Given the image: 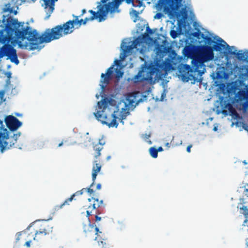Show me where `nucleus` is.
I'll use <instances>...</instances> for the list:
<instances>
[{
  "mask_svg": "<svg viewBox=\"0 0 248 248\" xmlns=\"http://www.w3.org/2000/svg\"><path fill=\"white\" fill-rule=\"evenodd\" d=\"M103 149V144H102L100 142L98 143L97 144H95L93 146V150L95 152V154L94 155L95 158H97L99 157L101 154L100 151Z\"/></svg>",
  "mask_w": 248,
  "mask_h": 248,
  "instance_id": "5701e85b",
  "label": "nucleus"
},
{
  "mask_svg": "<svg viewBox=\"0 0 248 248\" xmlns=\"http://www.w3.org/2000/svg\"><path fill=\"white\" fill-rule=\"evenodd\" d=\"M166 146L169 148L170 147V143H167L166 144Z\"/></svg>",
  "mask_w": 248,
  "mask_h": 248,
  "instance_id": "5fc2aeb1",
  "label": "nucleus"
},
{
  "mask_svg": "<svg viewBox=\"0 0 248 248\" xmlns=\"http://www.w3.org/2000/svg\"><path fill=\"white\" fill-rule=\"evenodd\" d=\"M21 133L18 132L13 136H9L8 131L4 133H0V150L1 153L10 149L16 143L18 138L20 136Z\"/></svg>",
  "mask_w": 248,
  "mask_h": 248,
  "instance_id": "0eeeda50",
  "label": "nucleus"
},
{
  "mask_svg": "<svg viewBox=\"0 0 248 248\" xmlns=\"http://www.w3.org/2000/svg\"><path fill=\"white\" fill-rule=\"evenodd\" d=\"M146 30L148 31V32L150 34H152L153 33L152 30L151 29H150L149 27L147 28Z\"/></svg>",
  "mask_w": 248,
  "mask_h": 248,
  "instance_id": "c03bdc74",
  "label": "nucleus"
},
{
  "mask_svg": "<svg viewBox=\"0 0 248 248\" xmlns=\"http://www.w3.org/2000/svg\"><path fill=\"white\" fill-rule=\"evenodd\" d=\"M232 48H234L233 46H232ZM228 52L232 55H237L238 56V58L239 59H243L245 58V59H248V58H246V52L245 53H236L235 51H232V49L231 50H228Z\"/></svg>",
  "mask_w": 248,
  "mask_h": 248,
  "instance_id": "393cba45",
  "label": "nucleus"
},
{
  "mask_svg": "<svg viewBox=\"0 0 248 248\" xmlns=\"http://www.w3.org/2000/svg\"><path fill=\"white\" fill-rule=\"evenodd\" d=\"M108 102V99L107 98L103 99L101 101L98 102L97 106L98 108L99 109H102V111L103 112L107 108Z\"/></svg>",
  "mask_w": 248,
  "mask_h": 248,
  "instance_id": "412c9836",
  "label": "nucleus"
},
{
  "mask_svg": "<svg viewBox=\"0 0 248 248\" xmlns=\"http://www.w3.org/2000/svg\"><path fill=\"white\" fill-rule=\"evenodd\" d=\"M101 168V165L97 163V161H94L93 167V172H92V180L93 182L90 185V187H93L94 184L95 180L96 178L97 173L100 171Z\"/></svg>",
  "mask_w": 248,
  "mask_h": 248,
  "instance_id": "f3484780",
  "label": "nucleus"
},
{
  "mask_svg": "<svg viewBox=\"0 0 248 248\" xmlns=\"http://www.w3.org/2000/svg\"><path fill=\"white\" fill-rule=\"evenodd\" d=\"M246 58H248V52H246Z\"/></svg>",
  "mask_w": 248,
  "mask_h": 248,
  "instance_id": "bf43d9fd",
  "label": "nucleus"
},
{
  "mask_svg": "<svg viewBox=\"0 0 248 248\" xmlns=\"http://www.w3.org/2000/svg\"><path fill=\"white\" fill-rule=\"evenodd\" d=\"M116 78H119L120 77H122L124 74L123 72H122L119 69H116Z\"/></svg>",
  "mask_w": 248,
  "mask_h": 248,
  "instance_id": "f704fd0d",
  "label": "nucleus"
},
{
  "mask_svg": "<svg viewBox=\"0 0 248 248\" xmlns=\"http://www.w3.org/2000/svg\"><path fill=\"white\" fill-rule=\"evenodd\" d=\"M166 63L160 60H156L154 62H145L133 80L135 83L144 81L154 83L163 78L166 72Z\"/></svg>",
  "mask_w": 248,
  "mask_h": 248,
  "instance_id": "7ed1b4c3",
  "label": "nucleus"
},
{
  "mask_svg": "<svg viewBox=\"0 0 248 248\" xmlns=\"http://www.w3.org/2000/svg\"><path fill=\"white\" fill-rule=\"evenodd\" d=\"M5 123L8 128L11 131H16L22 124V122L13 115L6 116L5 119Z\"/></svg>",
  "mask_w": 248,
  "mask_h": 248,
  "instance_id": "9d476101",
  "label": "nucleus"
},
{
  "mask_svg": "<svg viewBox=\"0 0 248 248\" xmlns=\"http://www.w3.org/2000/svg\"><path fill=\"white\" fill-rule=\"evenodd\" d=\"M194 61V58L193 57L191 61L192 66L186 64H184L180 68L179 71L183 75L191 77L190 79H193L196 81L198 78L195 77V75L201 77L204 73V71L200 67L198 63L196 64Z\"/></svg>",
  "mask_w": 248,
  "mask_h": 248,
  "instance_id": "423d86ee",
  "label": "nucleus"
},
{
  "mask_svg": "<svg viewBox=\"0 0 248 248\" xmlns=\"http://www.w3.org/2000/svg\"><path fill=\"white\" fill-rule=\"evenodd\" d=\"M142 42V38L138 37L136 39L133 41L132 45L135 48L137 47V46L139 45Z\"/></svg>",
  "mask_w": 248,
  "mask_h": 248,
  "instance_id": "cd10ccee",
  "label": "nucleus"
},
{
  "mask_svg": "<svg viewBox=\"0 0 248 248\" xmlns=\"http://www.w3.org/2000/svg\"><path fill=\"white\" fill-rule=\"evenodd\" d=\"M157 153H158V152L162 151L163 148L162 147H159L158 148V149H157Z\"/></svg>",
  "mask_w": 248,
  "mask_h": 248,
  "instance_id": "8fccbe9b",
  "label": "nucleus"
},
{
  "mask_svg": "<svg viewBox=\"0 0 248 248\" xmlns=\"http://www.w3.org/2000/svg\"><path fill=\"white\" fill-rule=\"evenodd\" d=\"M163 16V14L161 13H157L155 14L154 16V18L155 19H160Z\"/></svg>",
  "mask_w": 248,
  "mask_h": 248,
  "instance_id": "c9c22d12",
  "label": "nucleus"
},
{
  "mask_svg": "<svg viewBox=\"0 0 248 248\" xmlns=\"http://www.w3.org/2000/svg\"><path fill=\"white\" fill-rule=\"evenodd\" d=\"M138 1V5L137 6H140L142 4V1L140 0H136Z\"/></svg>",
  "mask_w": 248,
  "mask_h": 248,
  "instance_id": "de8ad7c7",
  "label": "nucleus"
},
{
  "mask_svg": "<svg viewBox=\"0 0 248 248\" xmlns=\"http://www.w3.org/2000/svg\"><path fill=\"white\" fill-rule=\"evenodd\" d=\"M115 63L116 64H118V62H119V61L117 60H116L115 61H114Z\"/></svg>",
  "mask_w": 248,
  "mask_h": 248,
  "instance_id": "864d4df0",
  "label": "nucleus"
},
{
  "mask_svg": "<svg viewBox=\"0 0 248 248\" xmlns=\"http://www.w3.org/2000/svg\"><path fill=\"white\" fill-rule=\"evenodd\" d=\"M134 0H126V2L128 4H130V3H132L133 5L134 6H137V5H135L134 4Z\"/></svg>",
  "mask_w": 248,
  "mask_h": 248,
  "instance_id": "58836bf2",
  "label": "nucleus"
},
{
  "mask_svg": "<svg viewBox=\"0 0 248 248\" xmlns=\"http://www.w3.org/2000/svg\"><path fill=\"white\" fill-rule=\"evenodd\" d=\"M247 248H248V238L246 240Z\"/></svg>",
  "mask_w": 248,
  "mask_h": 248,
  "instance_id": "603ef678",
  "label": "nucleus"
},
{
  "mask_svg": "<svg viewBox=\"0 0 248 248\" xmlns=\"http://www.w3.org/2000/svg\"><path fill=\"white\" fill-rule=\"evenodd\" d=\"M247 93L244 91H240L235 95V99L238 101H242L247 99Z\"/></svg>",
  "mask_w": 248,
  "mask_h": 248,
  "instance_id": "4be33fe9",
  "label": "nucleus"
},
{
  "mask_svg": "<svg viewBox=\"0 0 248 248\" xmlns=\"http://www.w3.org/2000/svg\"><path fill=\"white\" fill-rule=\"evenodd\" d=\"M202 39L204 40L205 43L206 45L210 46L212 45L213 43H214L215 42L214 41V40L212 39L211 37L206 36L204 35V37H202Z\"/></svg>",
  "mask_w": 248,
  "mask_h": 248,
  "instance_id": "bb28decb",
  "label": "nucleus"
},
{
  "mask_svg": "<svg viewBox=\"0 0 248 248\" xmlns=\"http://www.w3.org/2000/svg\"><path fill=\"white\" fill-rule=\"evenodd\" d=\"M101 188V185L100 184H98L96 186V189L98 190H100Z\"/></svg>",
  "mask_w": 248,
  "mask_h": 248,
  "instance_id": "49530a36",
  "label": "nucleus"
},
{
  "mask_svg": "<svg viewBox=\"0 0 248 248\" xmlns=\"http://www.w3.org/2000/svg\"><path fill=\"white\" fill-rule=\"evenodd\" d=\"M192 35L198 39L202 38V37H204V35L199 30H198L197 31L193 32L192 33Z\"/></svg>",
  "mask_w": 248,
  "mask_h": 248,
  "instance_id": "c85d7f7f",
  "label": "nucleus"
},
{
  "mask_svg": "<svg viewBox=\"0 0 248 248\" xmlns=\"http://www.w3.org/2000/svg\"><path fill=\"white\" fill-rule=\"evenodd\" d=\"M33 227H31V224L30 226L24 231L18 232L16 234V242H17L20 239L23 240H27L28 239H31V237H34V232L31 231Z\"/></svg>",
  "mask_w": 248,
  "mask_h": 248,
  "instance_id": "ddd939ff",
  "label": "nucleus"
},
{
  "mask_svg": "<svg viewBox=\"0 0 248 248\" xmlns=\"http://www.w3.org/2000/svg\"><path fill=\"white\" fill-rule=\"evenodd\" d=\"M184 54L185 56L187 57H191L192 59L194 56H192L193 51L191 48L189 46H186L184 48Z\"/></svg>",
  "mask_w": 248,
  "mask_h": 248,
  "instance_id": "b1692460",
  "label": "nucleus"
},
{
  "mask_svg": "<svg viewBox=\"0 0 248 248\" xmlns=\"http://www.w3.org/2000/svg\"><path fill=\"white\" fill-rule=\"evenodd\" d=\"M107 1V0H101L100 1V4L99 5H103L107 4L108 3H106Z\"/></svg>",
  "mask_w": 248,
  "mask_h": 248,
  "instance_id": "a19ab883",
  "label": "nucleus"
},
{
  "mask_svg": "<svg viewBox=\"0 0 248 248\" xmlns=\"http://www.w3.org/2000/svg\"><path fill=\"white\" fill-rule=\"evenodd\" d=\"M129 111H127V112H125L124 113H122L120 115V117L119 118V120H124V119H126V117L127 115H128L129 114Z\"/></svg>",
  "mask_w": 248,
  "mask_h": 248,
  "instance_id": "2f4dec72",
  "label": "nucleus"
},
{
  "mask_svg": "<svg viewBox=\"0 0 248 248\" xmlns=\"http://www.w3.org/2000/svg\"><path fill=\"white\" fill-rule=\"evenodd\" d=\"M92 200H93V203H90V205H89L88 208L91 209V210H94L95 209H96L97 208L99 207L103 203V200H101L99 202V200L98 199H95L93 198H92L91 199L89 198L88 199V201L91 202Z\"/></svg>",
  "mask_w": 248,
  "mask_h": 248,
  "instance_id": "a211bd4d",
  "label": "nucleus"
},
{
  "mask_svg": "<svg viewBox=\"0 0 248 248\" xmlns=\"http://www.w3.org/2000/svg\"><path fill=\"white\" fill-rule=\"evenodd\" d=\"M149 153L152 157L154 158H157L158 156V153L157 149L155 147H152L149 149Z\"/></svg>",
  "mask_w": 248,
  "mask_h": 248,
  "instance_id": "a878e982",
  "label": "nucleus"
},
{
  "mask_svg": "<svg viewBox=\"0 0 248 248\" xmlns=\"http://www.w3.org/2000/svg\"><path fill=\"white\" fill-rule=\"evenodd\" d=\"M119 121H120V122L121 123H122L123 124H124V120H122H122H119Z\"/></svg>",
  "mask_w": 248,
  "mask_h": 248,
  "instance_id": "6e6d98bb",
  "label": "nucleus"
},
{
  "mask_svg": "<svg viewBox=\"0 0 248 248\" xmlns=\"http://www.w3.org/2000/svg\"><path fill=\"white\" fill-rule=\"evenodd\" d=\"M126 101L127 102V105L131 107H135V106L138 104V102L141 101V99L138 100V102L136 103L135 105H134L136 101L135 96L133 94H129L126 97Z\"/></svg>",
  "mask_w": 248,
  "mask_h": 248,
  "instance_id": "6ab92c4d",
  "label": "nucleus"
},
{
  "mask_svg": "<svg viewBox=\"0 0 248 248\" xmlns=\"http://www.w3.org/2000/svg\"><path fill=\"white\" fill-rule=\"evenodd\" d=\"M31 227L34 231L33 240L39 241L46 235H48L52 232L53 227L47 221L39 223L32 222Z\"/></svg>",
  "mask_w": 248,
  "mask_h": 248,
  "instance_id": "39448f33",
  "label": "nucleus"
},
{
  "mask_svg": "<svg viewBox=\"0 0 248 248\" xmlns=\"http://www.w3.org/2000/svg\"><path fill=\"white\" fill-rule=\"evenodd\" d=\"M116 111L108 117L107 116H103L100 111H97L96 112L93 113L94 116L98 121H100L102 124H106L109 127H117L118 123L117 121L118 117L115 114Z\"/></svg>",
  "mask_w": 248,
  "mask_h": 248,
  "instance_id": "6e6552de",
  "label": "nucleus"
},
{
  "mask_svg": "<svg viewBox=\"0 0 248 248\" xmlns=\"http://www.w3.org/2000/svg\"><path fill=\"white\" fill-rule=\"evenodd\" d=\"M86 12V10L85 9H83L82 10V14L80 16H83Z\"/></svg>",
  "mask_w": 248,
  "mask_h": 248,
  "instance_id": "3c124183",
  "label": "nucleus"
},
{
  "mask_svg": "<svg viewBox=\"0 0 248 248\" xmlns=\"http://www.w3.org/2000/svg\"><path fill=\"white\" fill-rule=\"evenodd\" d=\"M85 189V188H82L81 190H79L74 193L73 195H71V197L73 198V199H74V198L76 196H79L81 195L83 193V190Z\"/></svg>",
  "mask_w": 248,
  "mask_h": 248,
  "instance_id": "473e14b6",
  "label": "nucleus"
},
{
  "mask_svg": "<svg viewBox=\"0 0 248 248\" xmlns=\"http://www.w3.org/2000/svg\"><path fill=\"white\" fill-rule=\"evenodd\" d=\"M243 127L245 128V130H246L248 132V128L247 127H245L244 126H243Z\"/></svg>",
  "mask_w": 248,
  "mask_h": 248,
  "instance_id": "052dcab7",
  "label": "nucleus"
},
{
  "mask_svg": "<svg viewBox=\"0 0 248 248\" xmlns=\"http://www.w3.org/2000/svg\"><path fill=\"white\" fill-rule=\"evenodd\" d=\"M170 35L172 38L174 39L177 37L178 33L176 31L171 30L170 31Z\"/></svg>",
  "mask_w": 248,
  "mask_h": 248,
  "instance_id": "72a5a7b5",
  "label": "nucleus"
},
{
  "mask_svg": "<svg viewBox=\"0 0 248 248\" xmlns=\"http://www.w3.org/2000/svg\"><path fill=\"white\" fill-rule=\"evenodd\" d=\"M39 34L30 27L23 28L17 19L8 18L5 28L0 31V43L4 44L0 48V59L6 56V44L16 42L22 49H41Z\"/></svg>",
  "mask_w": 248,
  "mask_h": 248,
  "instance_id": "f257e3e1",
  "label": "nucleus"
},
{
  "mask_svg": "<svg viewBox=\"0 0 248 248\" xmlns=\"http://www.w3.org/2000/svg\"><path fill=\"white\" fill-rule=\"evenodd\" d=\"M62 144H63V142H62L61 143H60L59 144L58 146H59V147H60V146H61Z\"/></svg>",
  "mask_w": 248,
  "mask_h": 248,
  "instance_id": "13d9d810",
  "label": "nucleus"
},
{
  "mask_svg": "<svg viewBox=\"0 0 248 248\" xmlns=\"http://www.w3.org/2000/svg\"><path fill=\"white\" fill-rule=\"evenodd\" d=\"M83 231L86 236H91L94 234L97 235L99 232V229L98 227H94L93 224H91L90 218H88V224L83 225Z\"/></svg>",
  "mask_w": 248,
  "mask_h": 248,
  "instance_id": "4468645a",
  "label": "nucleus"
},
{
  "mask_svg": "<svg viewBox=\"0 0 248 248\" xmlns=\"http://www.w3.org/2000/svg\"><path fill=\"white\" fill-rule=\"evenodd\" d=\"M217 127H214V128H213V130L214 131H217Z\"/></svg>",
  "mask_w": 248,
  "mask_h": 248,
  "instance_id": "4d7b16f0",
  "label": "nucleus"
},
{
  "mask_svg": "<svg viewBox=\"0 0 248 248\" xmlns=\"http://www.w3.org/2000/svg\"><path fill=\"white\" fill-rule=\"evenodd\" d=\"M173 139H172V140L171 141L170 144H173Z\"/></svg>",
  "mask_w": 248,
  "mask_h": 248,
  "instance_id": "680f3d73",
  "label": "nucleus"
},
{
  "mask_svg": "<svg viewBox=\"0 0 248 248\" xmlns=\"http://www.w3.org/2000/svg\"><path fill=\"white\" fill-rule=\"evenodd\" d=\"M91 187H92L90 186V187L87 188L85 189H86L87 192L88 193H89L90 194H91V195L94 193L93 190V189H92Z\"/></svg>",
  "mask_w": 248,
  "mask_h": 248,
  "instance_id": "e433bc0d",
  "label": "nucleus"
},
{
  "mask_svg": "<svg viewBox=\"0 0 248 248\" xmlns=\"http://www.w3.org/2000/svg\"><path fill=\"white\" fill-rule=\"evenodd\" d=\"M101 217L98 216L97 215H96L95 216V221H99L100 220H101Z\"/></svg>",
  "mask_w": 248,
  "mask_h": 248,
  "instance_id": "37998d69",
  "label": "nucleus"
},
{
  "mask_svg": "<svg viewBox=\"0 0 248 248\" xmlns=\"http://www.w3.org/2000/svg\"><path fill=\"white\" fill-rule=\"evenodd\" d=\"M7 129L5 128L3 122L0 120V133H4L7 132Z\"/></svg>",
  "mask_w": 248,
  "mask_h": 248,
  "instance_id": "c756f323",
  "label": "nucleus"
},
{
  "mask_svg": "<svg viewBox=\"0 0 248 248\" xmlns=\"http://www.w3.org/2000/svg\"><path fill=\"white\" fill-rule=\"evenodd\" d=\"M5 75L7 78L10 79V78H11L12 73L10 72H8L5 73Z\"/></svg>",
  "mask_w": 248,
  "mask_h": 248,
  "instance_id": "ea45409f",
  "label": "nucleus"
},
{
  "mask_svg": "<svg viewBox=\"0 0 248 248\" xmlns=\"http://www.w3.org/2000/svg\"><path fill=\"white\" fill-rule=\"evenodd\" d=\"M133 13L134 14V16L136 17H137L138 16V15H139V13L138 11H137L136 10H133Z\"/></svg>",
  "mask_w": 248,
  "mask_h": 248,
  "instance_id": "a18cd8bd",
  "label": "nucleus"
},
{
  "mask_svg": "<svg viewBox=\"0 0 248 248\" xmlns=\"http://www.w3.org/2000/svg\"><path fill=\"white\" fill-rule=\"evenodd\" d=\"M218 42H214L213 46H212V48L213 49V51H221L225 48V45H227L228 47V50L231 49V47L225 42L222 39L219 38L218 40Z\"/></svg>",
  "mask_w": 248,
  "mask_h": 248,
  "instance_id": "dca6fc26",
  "label": "nucleus"
},
{
  "mask_svg": "<svg viewBox=\"0 0 248 248\" xmlns=\"http://www.w3.org/2000/svg\"><path fill=\"white\" fill-rule=\"evenodd\" d=\"M113 67L114 65H112L107 69L106 74L102 73L101 75V79L100 82L101 84H100V86L103 90H104L108 84L109 81L112 78Z\"/></svg>",
  "mask_w": 248,
  "mask_h": 248,
  "instance_id": "9b49d317",
  "label": "nucleus"
},
{
  "mask_svg": "<svg viewBox=\"0 0 248 248\" xmlns=\"http://www.w3.org/2000/svg\"><path fill=\"white\" fill-rule=\"evenodd\" d=\"M182 0H159L156 7L159 10L170 12L176 10L180 5Z\"/></svg>",
  "mask_w": 248,
  "mask_h": 248,
  "instance_id": "1a4fd4ad",
  "label": "nucleus"
},
{
  "mask_svg": "<svg viewBox=\"0 0 248 248\" xmlns=\"http://www.w3.org/2000/svg\"><path fill=\"white\" fill-rule=\"evenodd\" d=\"M123 0H114L108 2L107 4L98 5V10L95 12L90 10L89 12L92 16L90 17H86L84 20L79 19V16L73 15L74 19L69 20L66 22L57 25L52 29H47L42 34L39 35L40 41L42 43H49L52 41L58 40L64 36L72 33L74 31V26H78L76 28L80 27L82 24L85 25L89 21H93L98 18L99 22L105 20L108 12L113 13L118 8Z\"/></svg>",
  "mask_w": 248,
  "mask_h": 248,
  "instance_id": "f03ea898",
  "label": "nucleus"
},
{
  "mask_svg": "<svg viewBox=\"0 0 248 248\" xmlns=\"http://www.w3.org/2000/svg\"><path fill=\"white\" fill-rule=\"evenodd\" d=\"M73 200V198L71 196L70 198L66 199L62 203L55 206L54 208L55 210L58 211L65 206L69 205L70 202H71Z\"/></svg>",
  "mask_w": 248,
  "mask_h": 248,
  "instance_id": "aec40b11",
  "label": "nucleus"
},
{
  "mask_svg": "<svg viewBox=\"0 0 248 248\" xmlns=\"http://www.w3.org/2000/svg\"><path fill=\"white\" fill-rule=\"evenodd\" d=\"M26 242L25 244V245L27 247H30V244L31 241V239H28L27 240H25Z\"/></svg>",
  "mask_w": 248,
  "mask_h": 248,
  "instance_id": "4c0bfd02",
  "label": "nucleus"
},
{
  "mask_svg": "<svg viewBox=\"0 0 248 248\" xmlns=\"http://www.w3.org/2000/svg\"><path fill=\"white\" fill-rule=\"evenodd\" d=\"M196 64H198L201 68L205 71L204 62L212 60L214 53L212 46L204 45L199 47L197 54L193 57Z\"/></svg>",
  "mask_w": 248,
  "mask_h": 248,
  "instance_id": "20e7f679",
  "label": "nucleus"
},
{
  "mask_svg": "<svg viewBox=\"0 0 248 248\" xmlns=\"http://www.w3.org/2000/svg\"><path fill=\"white\" fill-rule=\"evenodd\" d=\"M192 147V145H189L187 148H186V151L188 152V153H190V149H191V148Z\"/></svg>",
  "mask_w": 248,
  "mask_h": 248,
  "instance_id": "79ce46f5",
  "label": "nucleus"
},
{
  "mask_svg": "<svg viewBox=\"0 0 248 248\" xmlns=\"http://www.w3.org/2000/svg\"><path fill=\"white\" fill-rule=\"evenodd\" d=\"M87 213V217H88V219L89 218V216L91 215L90 212L89 210H87L86 211Z\"/></svg>",
  "mask_w": 248,
  "mask_h": 248,
  "instance_id": "09e8293b",
  "label": "nucleus"
},
{
  "mask_svg": "<svg viewBox=\"0 0 248 248\" xmlns=\"http://www.w3.org/2000/svg\"><path fill=\"white\" fill-rule=\"evenodd\" d=\"M6 56L8 57L12 62L17 65L19 63V61L17 58L16 50L14 47L9 45L6 44Z\"/></svg>",
  "mask_w": 248,
  "mask_h": 248,
  "instance_id": "f8f14e48",
  "label": "nucleus"
},
{
  "mask_svg": "<svg viewBox=\"0 0 248 248\" xmlns=\"http://www.w3.org/2000/svg\"><path fill=\"white\" fill-rule=\"evenodd\" d=\"M133 48H135L133 45L131 44V45L126 46H125V48L124 49V53H127L129 52L130 50H132Z\"/></svg>",
  "mask_w": 248,
  "mask_h": 248,
  "instance_id": "7c9ffc66",
  "label": "nucleus"
},
{
  "mask_svg": "<svg viewBox=\"0 0 248 248\" xmlns=\"http://www.w3.org/2000/svg\"><path fill=\"white\" fill-rule=\"evenodd\" d=\"M202 80V78H201L200 80V81H201Z\"/></svg>",
  "mask_w": 248,
  "mask_h": 248,
  "instance_id": "e2e57ef3",
  "label": "nucleus"
},
{
  "mask_svg": "<svg viewBox=\"0 0 248 248\" xmlns=\"http://www.w3.org/2000/svg\"><path fill=\"white\" fill-rule=\"evenodd\" d=\"M223 108L222 113L225 115H227L229 113L232 116H237L238 115L232 105L229 102L225 103Z\"/></svg>",
  "mask_w": 248,
  "mask_h": 248,
  "instance_id": "2eb2a0df",
  "label": "nucleus"
}]
</instances>
